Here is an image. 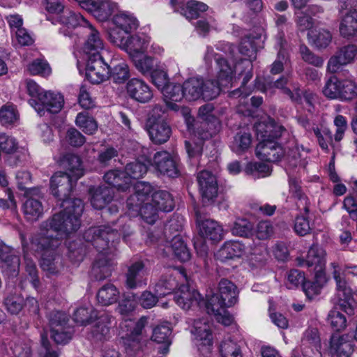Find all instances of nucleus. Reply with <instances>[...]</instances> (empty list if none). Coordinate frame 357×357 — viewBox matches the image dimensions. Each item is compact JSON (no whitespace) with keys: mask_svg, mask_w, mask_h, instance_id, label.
<instances>
[{"mask_svg":"<svg viewBox=\"0 0 357 357\" xmlns=\"http://www.w3.org/2000/svg\"><path fill=\"white\" fill-rule=\"evenodd\" d=\"M256 155L262 160L275 162L284 155V149L279 142H259L256 147Z\"/></svg>","mask_w":357,"mask_h":357,"instance_id":"6ab92c4d","label":"nucleus"},{"mask_svg":"<svg viewBox=\"0 0 357 357\" xmlns=\"http://www.w3.org/2000/svg\"><path fill=\"white\" fill-rule=\"evenodd\" d=\"M357 86L351 79H340L336 75H332L326 81L324 89H356Z\"/></svg>","mask_w":357,"mask_h":357,"instance_id":"864d4df0","label":"nucleus"},{"mask_svg":"<svg viewBox=\"0 0 357 357\" xmlns=\"http://www.w3.org/2000/svg\"><path fill=\"white\" fill-rule=\"evenodd\" d=\"M248 247L238 241H226L217 252L216 257L220 261L239 258L245 255Z\"/></svg>","mask_w":357,"mask_h":357,"instance_id":"cd10ccee","label":"nucleus"},{"mask_svg":"<svg viewBox=\"0 0 357 357\" xmlns=\"http://www.w3.org/2000/svg\"><path fill=\"white\" fill-rule=\"evenodd\" d=\"M167 243L169 244L178 260L186 261L190 259V252L181 234H175Z\"/></svg>","mask_w":357,"mask_h":357,"instance_id":"58836bf2","label":"nucleus"},{"mask_svg":"<svg viewBox=\"0 0 357 357\" xmlns=\"http://www.w3.org/2000/svg\"><path fill=\"white\" fill-rule=\"evenodd\" d=\"M151 165L157 173L172 178L179 175L178 162L175 155L167 151H157L153 157Z\"/></svg>","mask_w":357,"mask_h":357,"instance_id":"ddd939ff","label":"nucleus"},{"mask_svg":"<svg viewBox=\"0 0 357 357\" xmlns=\"http://www.w3.org/2000/svg\"><path fill=\"white\" fill-rule=\"evenodd\" d=\"M167 106L172 110H178L179 105L176 102L185 99L186 91H161Z\"/></svg>","mask_w":357,"mask_h":357,"instance_id":"e2e57ef3","label":"nucleus"},{"mask_svg":"<svg viewBox=\"0 0 357 357\" xmlns=\"http://www.w3.org/2000/svg\"><path fill=\"white\" fill-rule=\"evenodd\" d=\"M219 295L214 294L206 304L213 305L218 311L221 307H232L238 302V291L237 287L227 279H222L218 284Z\"/></svg>","mask_w":357,"mask_h":357,"instance_id":"9d476101","label":"nucleus"},{"mask_svg":"<svg viewBox=\"0 0 357 357\" xmlns=\"http://www.w3.org/2000/svg\"><path fill=\"white\" fill-rule=\"evenodd\" d=\"M208 8V6L204 3L190 0L185 3L183 8H181L180 13L188 19H196L202 13L206 11Z\"/></svg>","mask_w":357,"mask_h":357,"instance_id":"c03bdc74","label":"nucleus"},{"mask_svg":"<svg viewBox=\"0 0 357 357\" xmlns=\"http://www.w3.org/2000/svg\"><path fill=\"white\" fill-rule=\"evenodd\" d=\"M309 40L318 48L326 47L331 41L332 36L324 29L310 30L307 33Z\"/></svg>","mask_w":357,"mask_h":357,"instance_id":"de8ad7c7","label":"nucleus"},{"mask_svg":"<svg viewBox=\"0 0 357 357\" xmlns=\"http://www.w3.org/2000/svg\"><path fill=\"white\" fill-rule=\"evenodd\" d=\"M198 221L199 235L204 240L211 241L212 243H216L222 240L223 237V229L221 225L215 220L206 219L199 221L198 212H196Z\"/></svg>","mask_w":357,"mask_h":357,"instance_id":"5701e85b","label":"nucleus"},{"mask_svg":"<svg viewBox=\"0 0 357 357\" xmlns=\"http://www.w3.org/2000/svg\"><path fill=\"white\" fill-rule=\"evenodd\" d=\"M197 181L204 204H211L218 195L215 176L208 171H202L197 175Z\"/></svg>","mask_w":357,"mask_h":357,"instance_id":"dca6fc26","label":"nucleus"},{"mask_svg":"<svg viewBox=\"0 0 357 357\" xmlns=\"http://www.w3.org/2000/svg\"><path fill=\"white\" fill-rule=\"evenodd\" d=\"M63 210L55 213L52 218L43 222L38 236H50V238H58L61 242L63 236L76 232L81 226L80 217L84 204L80 199L66 201L60 204Z\"/></svg>","mask_w":357,"mask_h":357,"instance_id":"f03ea898","label":"nucleus"},{"mask_svg":"<svg viewBox=\"0 0 357 357\" xmlns=\"http://www.w3.org/2000/svg\"><path fill=\"white\" fill-rule=\"evenodd\" d=\"M137 305V298L134 294H124L119 303L116 311L122 316H128Z\"/></svg>","mask_w":357,"mask_h":357,"instance_id":"680f3d73","label":"nucleus"},{"mask_svg":"<svg viewBox=\"0 0 357 357\" xmlns=\"http://www.w3.org/2000/svg\"><path fill=\"white\" fill-rule=\"evenodd\" d=\"M185 277L183 273L175 269H169L162 275L155 285V292L158 296L170 294L178 287V278Z\"/></svg>","mask_w":357,"mask_h":357,"instance_id":"aec40b11","label":"nucleus"},{"mask_svg":"<svg viewBox=\"0 0 357 357\" xmlns=\"http://www.w3.org/2000/svg\"><path fill=\"white\" fill-rule=\"evenodd\" d=\"M119 291L112 284L103 285L98 291L96 297L98 303L108 306L116 303L119 298Z\"/></svg>","mask_w":357,"mask_h":357,"instance_id":"72a5a7b5","label":"nucleus"},{"mask_svg":"<svg viewBox=\"0 0 357 357\" xmlns=\"http://www.w3.org/2000/svg\"><path fill=\"white\" fill-rule=\"evenodd\" d=\"M104 181L111 187L121 191H126L130 188L129 178L125 175L124 172L119 169L108 171L104 175Z\"/></svg>","mask_w":357,"mask_h":357,"instance_id":"473e14b6","label":"nucleus"},{"mask_svg":"<svg viewBox=\"0 0 357 357\" xmlns=\"http://www.w3.org/2000/svg\"><path fill=\"white\" fill-rule=\"evenodd\" d=\"M129 77L128 66L124 62L114 65L112 68L110 66L109 78L116 84L124 83Z\"/></svg>","mask_w":357,"mask_h":357,"instance_id":"3c124183","label":"nucleus"},{"mask_svg":"<svg viewBox=\"0 0 357 357\" xmlns=\"http://www.w3.org/2000/svg\"><path fill=\"white\" fill-rule=\"evenodd\" d=\"M24 213L29 221H36L43 215V207L40 201L35 198H28L24 204Z\"/></svg>","mask_w":357,"mask_h":357,"instance_id":"a19ab883","label":"nucleus"},{"mask_svg":"<svg viewBox=\"0 0 357 357\" xmlns=\"http://www.w3.org/2000/svg\"><path fill=\"white\" fill-rule=\"evenodd\" d=\"M148 164L151 165V162L147 161L146 162H144L139 160H136L126 165L124 173L125 175L129 178L130 183L131 182V178L139 179L147 173Z\"/></svg>","mask_w":357,"mask_h":357,"instance_id":"79ce46f5","label":"nucleus"},{"mask_svg":"<svg viewBox=\"0 0 357 357\" xmlns=\"http://www.w3.org/2000/svg\"><path fill=\"white\" fill-rule=\"evenodd\" d=\"M354 351L351 342L342 337L333 336L331 340V352L337 357H350Z\"/></svg>","mask_w":357,"mask_h":357,"instance_id":"e433bc0d","label":"nucleus"},{"mask_svg":"<svg viewBox=\"0 0 357 357\" xmlns=\"http://www.w3.org/2000/svg\"><path fill=\"white\" fill-rule=\"evenodd\" d=\"M76 125L86 134L92 135L98 128L96 121L87 113L79 112L75 119Z\"/></svg>","mask_w":357,"mask_h":357,"instance_id":"8fccbe9b","label":"nucleus"},{"mask_svg":"<svg viewBox=\"0 0 357 357\" xmlns=\"http://www.w3.org/2000/svg\"><path fill=\"white\" fill-rule=\"evenodd\" d=\"M251 143V134L244 131H239L234 137L231 147L233 151L239 153L248 150Z\"/></svg>","mask_w":357,"mask_h":357,"instance_id":"09e8293b","label":"nucleus"},{"mask_svg":"<svg viewBox=\"0 0 357 357\" xmlns=\"http://www.w3.org/2000/svg\"><path fill=\"white\" fill-rule=\"evenodd\" d=\"M351 8L349 6L347 9L341 10L339 5L340 12L342 15L340 32L344 37L352 36L357 32V9Z\"/></svg>","mask_w":357,"mask_h":357,"instance_id":"bb28decb","label":"nucleus"},{"mask_svg":"<svg viewBox=\"0 0 357 357\" xmlns=\"http://www.w3.org/2000/svg\"><path fill=\"white\" fill-rule=\"evenodd\" d=\"M151 203L159 211L169 212L174 207L172 195L166 190H158L152 194Z\"/></svg>","mask_w":357,"mask_h":357,"instance_id":"f704fd0d","label":"nucleus"},{"mask_svg":"<svg viewBox=\"0 0 357 357\" xmlns=\"http://www.w3.org/2000/svg\"><path fill=\"white\" fill-rule=\"evenodd\" d=\"M219 69L218 79L204 81L201 77L188 79L182 85V89H222L232 87L234 70L228 61L222 56L215 59Z\"/></svg>","mask_w":357,"mask_h":357,"instance_id":"20e7f679","label":"nucleus"},{"mask_svg":"<svg viewBox=\"0 0 357 357\" xmlns=\"http://www.w3.org/2000/svg\"><path fill=\"white\" fill-rule=\"evenodd\" d=\"M139 213L142 219L148 224H154L158 218V209L152 203H144L137 209H131Z\"/></svg>","mask_w":357,"mask_h":357,"instance_id":"603ef678","label":"nucleus"},{"mask_svg":"<svg viewBox=\"0 0 357 357\" xmlns=\"http://www.w3.org/2000/svg\"><path fill=\"white\" fill-rule=\"evenodd\" d=\"M194 333L200 340H204L205 344H211V331L208 320H195L194 322Z\"/></svg>","mask_w":357,"mask_h":357,"instance_id":"4d7b16f0","label":"nucleus"},{"mask_svg":"<svg viewBox=\"0 0 357 357\" xmlns=\"http://www.w3.org/2000/svg\"><path fill=\"white\" fill-rule=\"evenodd\" d=\"M29 105L42 116L45 109L52 113L59 112L63 105V96L59 91H24Z\"/></svg>","mask_w":357,"mask_h":357,"instance_id":"423d86ee","label":"nucleus"},{"mask_svg":"<svg viewBox=\"0 0 357 357\" xmlns=\"http://www.w3.org/2000/svg\"><path fill=\"white\" fill-rule=\"evenodd\" d=\"M74 329L69 324L51 331V337L58 344H66L72 339Z\"/></svg>","mask_w":357,"mask_h":357,"instance_id":"5fc2aeb1","label":"nucleus"},{"mask_svg":"<svg viewBox=\"0 0 357 357\" xmlns=\"http://www.w3.org/2000/svg\"><path fill=\"white\" fill-rule=\"evenodd\" d=\"M125 284L130 289L142 288L147 284L146 273L142 261H137L128 267Z\"/></svg>","mask_w":357,"mask_h":357,"instance_id":"412c9836","label":"nucleus"},{"mask_svg":"<svg viewBox=\"0 0 357 357\" xmlns=\"http://www.w3.org/2000/svg\"><path fill=\"white\" fill-rule=\"evenodd\" d=\"M151 77L152 83L158 89H167L171 86L167 73L163 70H153Z\"/></svg>","mask_w":357,"mask_h":357,"instance_id":"774afa93","label":"nucleus"},{"mask_svg":"<svg viewBox=\"0 0 357 357\" xmlns=\"http://www.w3.org/2000/svg\"><path fill=\"white\" fill-rule=\"evenodd\" d=\"M162 109L155 107L152 110L151 116L147 122V131L151 142L155 144L166 143L172 135V128L165 119L159 116Z\"/></svg>","mask_w":357,"mask_h":357,"instance_id":"1a4fd4ad","label":"nucleus"},{"mask_svg":"<svg viewBox=\"0 0 357 357\" xmlns=\"http://www.w3.org/2000/svg\"><path fill=\"white\" fill-rule=\"evenodd\" d=\"M86 39L83 44L82 51L84 59L103 58L104 42L99 31L90 24L84 29Z\"/></svg>","mask_w":357,"mask_h":357,"instance_id":"f8f14e48","label":"nucleus"},{"mask_svg":"<svg viewBox=\"0 0 357 357\" xmlns=\"http://www.w3.org/2000/svg\"><path fill=\"white\" fill-rule=\"evenodd\" d=\"M326 250L318 245L313 244L308 250L305 259H299L301 266L307 267L315 273L325 274Z\"/></svg>","mask_w":357,"mask_h":357,"instance_id":"4468645a","label":"nucleus"},{"mask_svg":"<svg viewBox=\"0 0 357 357\" xmlns=\"http://www.w3.org/2000/svg\"><path fill=\"white\" fill-rule=\"evenodd\" d=\"M18 112L13 104H6L0 109V121L3 126H9L15 123L18 119Z\"/></svg>","mask_w":357,"mask_h":357,"instance_id":"bf43d9fd","label":"nucleus"},{"mask_svg":"<svg viewBox=\"0 0 357 357\" xmlns=\"http://www.w3.org/2000/svg\"><path fill=\"white\" fill-rule=\"evenodd\" d=\"M220 120L214 121H200L193 123V127L189 130L198 139L205 141L215 136L221 129Z\"/></svg>","mask_w":357,"mask_h":357,"instance_id":"b1692460","label":"nucleus"},{"mask_svg":"<svg viewBox=\"0 0 357 357\" xmlns=\"http://www.w3.org/2000/svg\"><path fill=\"white\" fill-rule=\"evenodd\" d=\"M109 40L111 43L123 46L132 56L144 53L149 44V37L144 33H138L126 38L121 34L116 29L112 30L109 33Z\"/></svg>","mask_w":357,"mask_h":357,"instance_id":"6e6552de","label":"nucleus"},{"mask_svg":"<svg viewBox=\"0 0 357 357\" xmlns=\"http://www.w3.org/2000/svg\"><path fill=\"white\" fill-rule=\"evenodd\" d=\"M185 220L178 214H174L165 225L164 236L168 242L175 234H181Z\"/></svg>","mask_w":357,"mask_h":357,"instance_id":"37998d69","label":"nucleus"},{"mask_svg":"<svg viewBox=\"0 0 357 357\" xmlns=\"http://www.w3.org/2000/svg\"><path fill=\"white\" fill-rule=\"evenodd\" d=\"M174 300L183 310H189L193 305H199L200 294L195 290H190L186 286H181L180 291L175 293Z\"/></svg>","mask_w":357,"mask_h":357,"instance_id":"c85d7f7f","label":"nucleus"},{"mask_svg":"<svg viewBox=\"0 0 357 357\" xmlns=\"http://www.w3.org/2000/svg\"><path fill=\"white\" fill-rule=\"evenodd\" d=\"M63 165L72 178L77 181L84 175V169L82 167L80 158L75 154L68 153L64 156Z\"/></svg>","mask_w":357,"mask_h":357,"instance_id":"4c0bfd02","label":"nucleus"},{"mask_svg":"<svg viewBox=\"0 0 357 357\" xmlns=\"http://www.w3.org/2000/svg\"><path fill=\"white\" fill-rule=\"evenodd\" d=\"M113 317L107 313L101 314L92 326L89 338L94 341H102L107 338L109 333V325Z\"/></svg>","mask_w":357,"mask_h":357,"instance_id":"c756f323","label":"nucleus"},{"mask_svg":"<svg viewBox=\"0 0 357 357\" xmlns=\"http://www.w3.org/2000/svg\"><path fill=\"white\" fill-rule=\"evenodd\" d=\"M340 309L339 306L332 309L328 314L327 321L332 328L335 331H340L345 328L347 326V319L343 314L337 310Z\"/></svg>","mask_w":357,"mask_h":357,"instance_id":"6e6d98bb","label":"nucleus"},{"mask_svg":"<svg viewBox=\"0 0 357 357\" xmlns=\"http://www.w3.org/2000/svg\"><path fill=\"white\" fill-rule=\"evenodd\" d=\"M0 263L1 267L9 273L12 275L18 273L20 260L14 250L10 248L5 247L0 250Z\"/></svg>","mask_w":357,"mask_h":357,"instance_id":"7c9ffc66","label":"nucleus"},{"mask_svg":"<svg viewBox=\"0 0 357 357\" xmlns=\"http://www.w3.org/2000/svg\"><path fill=\"white\" fill-rule=\"evenodd\" d=\"M112 22L114 27L111 29L109 33L114 29H116L124 36L135 31L139 26V22L137 18L127 13L116 14L113 17Z\"/></svg>","mask_w":357,"mask_h":357,"instance_id":"393cba45","label":"nucleus"},{"mask_svg":"<svg viewBox=\"0 0 357 357\" xmlns=\"http://www.w3.org/2000/svg\"><path fill=\"white\" fill-rule=\"evenodd\" d=\"M68 256L73 262H80L86 255V248L81 239L67 241Z\"/></svg>","mask_w":357,"mask_h":357,"instance_id":"a18cd8bd","label":"nucleus"},{"mask_svg":"<svg viewBox=\"0 0 357 357\" xmlns=\"http://www.w3.org/2000/svg\"><path fill=\"white\" fill-rule=\"evenodd\" d=\"M220 352L222 357H243L240 345L230 339L222 342Z\"/></svg>","mask_w":357,"mask_h":357,"instance_id":"052dcab7","label":"nucleus"},{"mask_svg":"<svg viewBox=\"0 0 357 357\" xmlns=\"http://www.w3.org/2000/svg\"><path fill=\"white\" fill-rule=\"evenodd\" d=\"M86 61V78L91 84H98L109 77L110 64L103 58L84 59Z\"/></svg>","mask_w":357,"mask_h":357,"instance_id":"2eb2a0df","label":"nucleus"},{"mask_svg":"<svg viewBox=\"0 0 357 357\" xmlns=\"http://www.w3.org/2000/svg\"><path fill=\"white\" fill-rule=\"evenodd\" d=\"M59 19L63 25V27L60 28L59 32L63 36L69 37L73 36V29L80 26L84 29L91 24L80 13L69 9L63 10Z\"/></svg>","mask_w":357,"mask_h":357,"instance_id":"a211bd4d","label":"nucleus"},{"mask_svg":"<svg viewBox=\"0 0 357 357\" xmlns=\"http://www.w3.org/2000/svg\"><path fill=\"white\" fill-rule=\"evenodd\" d=\"M357 54V47L349 45L342 47L333 56L328 62V70L332 73H336L341 66L351 62Z\"/></svg>","mask_w":357,"mask_h":357,"instance_id":"4be33fe9","label":"nucleus"},{"mask_svg":"<svg viewBox=\"0 0 357 357\" xmlns=\"http://www.w3.org/2000/svg\"><path fill=\"white\" fill-rule=\"evenodd\" d=\"M4 305L8 312L17 314L24 307V299L19 294H10L5 298Z\"/></svg>","mask_w":357,"mask_h":357,"instance_id":"338daca9","label":"nucleus"},{"mask_svg":"<svg viewBox=\"0 0 357 357\" xmlns=\"http://www.w3.org/2000/svg\"><path fill=\"white\" fill-rule=\"evenodd\" d=\"M50 236H38L32 240L36 250L40 253V267L50 275H57L63 268L61 256L56 249L60 245L58 238H50Z\"/></svg>","mask_w":357,"mask_h":357,"instance_id":"7ed1b4c3","label":"nucleus"},{"mask_svg":"<svg viewBox=\"0 0 357 357\" xmlns=\"http://www.w3.org/2000/svg\"><path fill=\"white\" fill-rule=\"evenodd\" d=\"M132 234L130 225L127 224L122 227L120 233L116 229L107 225L90 227L84 231V240L91 242L99 252L91 270V274L96 280H103L112 275L114 264L107 255L112 252V248H114L119 242L121 234L127 242V238Z\"/></svg>","mask_w":357,"mask_h":357,"instance_id":"f257e3e1","label":"nucleus"},{"mask_svg":"<svg viewBox=\"0 0 357 357\" xmlns=\"http://www.w3.org/2000/svg\"><path fill=\"white\" fill-rule=\"evenodd\" d=\"M239 52L248 58V59H243L246 67L252 68V59L256 57V46L253 40L249 37H245L242 39L239 45Z\"/></svg>","mask_w":357,"mask_h":357,"instance_id":"49530a36","label":"nucleus"},{"mask_svg":"<svg viewBox=\"0 0 357 357\" xmlns=\"http://www.w3.org/2000/svg\"><path fill=\"white\" fill-rule=\"evenodd\" d=\"M326 274L315 273L314 281H305L303 284L302 289L309 299H312L314 296L320 294L321 290L326 282Z\"/></svg>","mask_w":357,"mask_h":357,"instance_id":"ea45409f","label":"nucleus"},{"mask_svg":"<svg viewBox=\"0 0 357 357\" xmlns=\"http://www.w3.org/2000/svg\"><path fill=\"white\" fill-rule=\"evenodd\" d=\"M289 192L297 199L298 208L304 211V214L298 215L294 223V230L300 236H305L310 233L311 227L307 215L309 213V200L300 185L299 181L296 178H289Z\"/></svg>","mask_w":357,"mask_h":357,"instance_id":"0eeeda50","label":"nucleus"},{"mask_svg":"<svg viewBox=\"0 0 357 357\" xmlns=\"http://www.w3.org/2000/svg\"><path fill=\"white\" fill-rule=\"evenodd\" d=\"M77 181L67 172H57L50 178V190L60 204L66 201H73L75 198L70 197Z\"/></svg>","mask_w":357,"mask_h":357,"instance_id":"9b49d317","label":"nucleus"},{"mask_svg":"<svg viewBox=\"0 0 357 357\" xmlns=\"http://www.w3.org/2000/svg\"><path fill=\"white\" fill-rule=\"evenodd\" d=\"M100 21H106L112 14L114 6L106 0H93V3L87 10Z\"/></svg>","mask_w":357,"mask_h":357,"instance_id":"c9c22d12","label":"nucleus"},{"mask_svg":"<svg viewBox=\"0 0 357 357\" xmlns=\"http://www.w3.org/2000/svg\"><path fill=\"white\" fill-rule=\"evenodd\" d=\"M257 139L260 142H278L280 138L287 132L281 125L270 120L268 123L259 122L255 125Z\"/></svg>","mask_w":357,"mask_h":357,"instance_id":"f3484780","label":"nucleus"},{"mask_svg":"<svg viewBox=\"0 0 357 357\" xmlns=\"http://www.w3.org/2000/svg\"><path fill=\"white\" fill-rule=\"evenodd\" d=\"M253 225L246 219H237L231 228L234 235L248 237L252 234Z\"/></svg>","mask_w":357,"mask_h":357,"instance_id":"0e129e2a","label":"nucleus"},{"mask_svg":"<svg viewBox=\"0 0 357 357\" xmlns=\"http://www.w3.org/2000/svg\"><path fill=\"white\" fill-rule=\"evenodd\" d=\"M330 266L333 268V276L335 282V294L332 298L333 304L349 315L355 312L356 303L353 298L352 290L349 286L344 274L340 271L338 264L331 263Z\"/></svg>","mask_w":357,"mask_h":357,"instance_id":"39448f33","label":"nucleus"},{"mask_svg":"<svg viewBox=\"0 0 357 357\" xmlns=\"http://www.w3.org/2000/svg\"><path fill=\"white\" fill-rule=\"evenodd\" d=\"M50 331L60 328L63 325L68 324L69 318L65 312L53 310L49 313L48 316Z\"/></svg>","mask_w":357,"mask_h":357,"instance_id":"69168bd1","label":"nucleus"},{"mask_svg":"<svg viewBox=\"0 0 357 357\" xmlns=\"http://www.w3.org/2000/svg\"><path fill=\"white\" fill-rule=\"evenodd\" d=\"M134 190L135 192L126 201L129 209L139 208V205L148 200L149 195L153 191V188L150 183L141 181L135 185Z\"/></svg>","mask_w":357,"mask_h":357,"instance_id":"a878e982","label":"nucleus"},{"mask_svg":"<svg viewBox=\"0 0 357 357\" xmlns=\"http://www.w3.org/2000/svg\"><path fill=\"white\" fill-rule=\"evenodd\" d=\"M286 40L284 39V33L279 32L276 36V43L275 47L278 50L277 59L271 66V73L277 75L284 70V63L287 60V52L285 51Z\"/></svg>","mask_w":357,"mask_h":357,"instance_id":"2f4dec72","label":"nucleus"},{"mask_svg":"<svg viewBox=\"0 0 357 357\" xmlns=\"http://www.w3.org/2000/svg\"><path fill=\"white\" fill-rule=\"evenodd\" d=\"M29 72L33 75H39L43 77L49 76L52 73L51 67L44 59H36L27 67Z\"/></svg>","mask_w":357,"mask_h":357,"instance_id":"13d9d810","label":"nucleus"}]
</instances>
